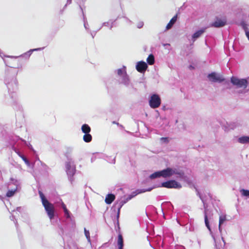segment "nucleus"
<instances>
[{
	"mask_svg": "<svg viewBox=\"0 0 249 249\" xmlns=\"http://www.w3.org/2000/svg\"><path fill=\"white\" fill-rule=\"evenodd\" d=\"M205 225L206 226V227L207 228V229L209 230V231H211V228H210V225H209V221H208V216L207 215L205 214Z\"/></svg>",
	"mask_w": 249,
	"mask_h": 249,
	"instance_id": "4be33fe9",
	"label": "nucleus"
},
{
	"mask_svg": "<svg viewBox=\"0 0 249 249\" xmlns=\"http://www.w3.org/2000/svg\"><path fill=\"white\" fill-rule=\"evenodd\" d=\"M115 196L113 194L107 195L105 198V202L107 204H111L115 199Z\"/></svg>",
	"mask_w": 249,
	"mask_h": 249,
	"instance_id": "ddd939ff",
	"label": "nucleus"
},
{
	"mask_svg": "<svg viewBox=\"0 0 249 249\" xmlns=\"http://www.w3.org/2000/svg\"><path fill=\"white\" fill-rule=\"evenodd\" d=\"M39 196L41 199V202L44 206L48 216L51 220L54 217V208L53 204L51 203L45 197L42 193H39Z\"/></svg>",
	"mask_w": 249,
	"mask_h": 249,
	"instance_id": "f03ea898",
	"label": "nucleus"
},
{
	"mask_svg": "<svg viewBox=\"0 0 249 249\" xmlns=\"http://www.w3.org/2000/svg\"><path fill=\"white\" fill-rule=\"evenodd\" d=\"M15 193V191H13V190L9 191L7 193L6 196L8 197H11L14 195Z\"/></svg>",
	"mask_w": 249,
	"mask_h": 249,
	"instance_id": "b1692460",
	"label": "nucleus"
},
{
	"mask_svg": "<svg viewBox=\"0 0 249 249\" xmlns=\"http://www.w3.org/2000/svg\"><path fill=\"white\" fill-rule=\"evenodd\" d=\"M84 232L87 240H88L89 242H90V235L89 231L85 229Z\"/></svg>",
	"mask_w": 249,
	"mask_h": 249,
	"instance_id": "5701e85b",
	"label": "nucleus"
},
{
	"mask_svg": "<svg viewBox=\"0 0 249 249\" xmlns=\"http://www.w3.org/2000/svg\"><path fill=\"white\" fill-rule=\"evenodd\" d=\"M83 140L86 142H89L92 140V136L89 133L85 134L83 136Z\"/></svg>",
	"mask_w": 249,
	"mask_h": 249,
	"instance_id": "f3484780",
	"label": "nucleus"
},
{
	"mask_svg": "<svg viewBox=\"0 0 249 249\" xmlns=\"http://www.w3.org/2000/svg\"><path fill=\"white\" fill-rule=\"evenodd\" d=\"M140 193V192H133L129 196L128 198V199L130 200L131 198H132L133 197L136 196L137 194Z\"/></svg>",
	"mask_w": 249,
	"mask_h": 249,
	"instance_id": "393cba45",
	"label": "nucleus"
},
{
	"mask_svg": "<svg viewBox=\"0 0 249 249\" xmlns=\"http://www.w3.org/2000/svg\"><path fill=\"white\" fill-rule=\"evenodd\" d=\"M39 49H35V50H39ZM34 51V50H33L32 51Z\"/></svg>",
	"mask_w": 249,
	"mask_h": 249,
	"instance_id": "c756f323",
	"label": "nucleus"
},
{
	"mask_svg": "<svg viewBox=\"0 0 249 249\" xmlns=\"http://www.w3.org/2000/svg\"><path fill=\"white\" fill-rule=\"evenodd\" d=\"M118 244L119 249H122L123 247V240L121 235L118 236Z\"/></svg>",
	"mask_w": 249,
	"mask_h": 249,
	"instance_id": "6ab92c4d",
	"label": "nucleus"
},
{
	"mask_svg": "<svg viewBox=\"0 0 249 249\" xmlns=\"http://www.w3.org/2000/svg\"><path fill=\"white\" fill-rule=\"evenodd\" d=\"M147 62L150 65L154 64L155 62L154 56L153 54H150L146 59Z\"/></svg>",
	"mask_w": 249,
	"mask_h": 249,
	"instance_id": "a211bd4d",
	"label": "nucleus"
},
{
	"mask_svg": "<svg viewBox=\"0 0 249 249\" xmlns=\"http://www.w3.org/2000/svg\"><path fill=\"white\" fill-rule=\"evenodd\" d=\"M231 82L238 88H246L248 84V80L245 79H239L236 77H232Z\"/></svg>",
	"mask_w": 249,
	"mask_h": 249,
	"instance_id": "39448f33",
	"label": "nucleus"
},
{
	"mask_svg": "<svg viewBox=\"0 0 249 249\" xmlns=\"http://www.w3.org/2000/svg\"><path fill=\"white\" fill-rule=\"evenodd\" d=\"M177 20V17L174 16L169 21V22L168 23V24L166 26V29L169 30L170 29L173 24L175 23V22Z\"/></svg>",
	"mask_w": 249,
	"mask_h": 249,
	"instance_id": "dca6fc26",
	"label": "nucleus"
},
{
	"mask_svg": "<svg viewBox=\"0 0 249 249\" xmlns=\"http://www.w3.org/2000/svg\"><path fill=\"white\" fill-rule=\"evenodd\" d=\"M143 23L142 22H140L138 23L137 27L139 28H141L143 26Z\"/></svg>",
	"mask_w": 249,
	"mask_h": 249,
	"instance_id": "bb28decb",
	"label": "nucleus"
},
{
	"mask_svg": "<svg viewBox=\"0 0 249 249\" xmlns=\"http://www.w3.org/2000/svg\"><path fill=\"white\" fill-rule=\"evenodd\" d=\"M22 158L23 160L24 161L25 163L28 166H29L30 165V163H29V162L28 161V160L26 158H25L24 157H22Z\"/></svg>",
	"mask_w": 249,
	"mask_h": 249,
	"instance_id": "a878e982",
	"label": "nucleus"
},
{
	"mask_svg": "<svg viewBox=\"0 0 249 249\" xmlns=\"http://www.w3.org/2000/svg\"><path fill=\"white\" fill-rule=\"evenodd\" d=\"M204 30H200L196 32L193 35L192 38L194 40L198 38L200 36H201L202 34L204 33Z\"/></svg>",
	"mask_w": 249,
	"mask_h": 249,
	"instance_id": "4468645a",
	"label": "nucleus"
},
{
	"mask_svg": "<svg viewBox=\"0 0 249 249\" xmlns=\"http://www.w3.org/2000/svg\"><path fill=\"white\" fill-rule=\"evenodd\" d=\"M63 208L64 210V212L66 213H68V211L67 210V209H66V206L65 205H63Z\"/></svg>",
	"mask_w": 249,
	"mask_h": 249,
	"instance_id": "cd10ccee",
	"label": "nucleus"
},
{
	"mask_svg": "<svg viewBox=\"0 0 249 249\" xmlns=\"http://www.w3.org/2000/svg\"><path fill=\"white\" fill-rule=\"evenodd\" d=\"M208 78L210 81L213 82H220L224 80L222 74L216 72H212L208 74Z\"/></svg>",
	"mask_w": 249,
	"mask_h": 249,
	"instance_id": "423d86ee",
	"label": "nucleus"
},
{
	"mask_svg": "<svg viewBox=\"0 0 249 249\" xmlns=\"http://www.w3.org/2000/svg\"><path fill=\"white\" fill-rule=\"evenodd\" d=\"M240 193L242 196L249 197V190L242 189L240 190Z\"/></svg>",
	"mask_w": 249,
	"mask_h": 249,
	"instance_id": "aec40b11",
	"label": "nucleus"
},
{
	"mask_svg": "<svg viewBox=\"0 0 249 249\" xmlns=\"http://www.w3.org/2000/svg\"><path fill=\"white\" fill-rule=\"evenodd\" d=\"M237 142L242 144H248L249 143V136H242L238 138Z\"/></svg>",
	"mask_w": 249,
	"mask_h": 249,
	"instance_id": "9d476101",
	"label": "nucleus"
},
{
	"mask_svg": "<svg viewBox=\"0 0 249 249\" xmlns=\"http://www.w3.org/2000/svg\"><path fill=\"white\" fill-rule=\"evenodd\" d=\"M226 220V216L225 215H221L219 217V229H221V225L225 222Z\"/></svg>",
	"mask_w": 249,
	"mask_h": 249,
	"instance_id": "412c9836",
	"label": "nucleus"
},
{
	"mask_svg": "<svg viewBox=\"0 0 249 249\" xmlns=\"http://www.w3.org/2000/svg\"><path fill=\"white\" fill-rule=\"evenodd\" d=\"M162 178H170L176 176L177 178H183L184 173L181 170L172 167H168L161 170Z\"/></svg>",
	"mask_w": 249,
	"mask_h": 249,
	"instance_id": "f257e3e1",
	"label": "nucleus"
},
{
	"mask_svg": "<svg viewBox=\"0 0 249 249\" xmlns=\"http://www.w3.org/2000/svg\"><path fill=\"white\" fill-rule=\"evenodd\" d=\"M227 20L224 18H216L212 25L214 27H223L226 24Z\"/></svg>",
	"mask_w": 249,
	"mask_h": 249,
	"instance_id": "6e6552de",
	"label": "nucleus"
},
{
	"mask_svg": "<svg viewBox=\"0 0 249 249\" xmlns=\"http://www.w3.org/2000/svg\"><path fill=\"white\" fill-rule=\"evenodd\" d=\"M66 168L68 174L71 176L73 175L75 171V167L73 165V163L71 162L67 163L66 164Z\"/></svg>",
	"mask_w": 249,
	"mask_h": 249,
	"instance_id": "9b49d317",
	"label": "nucleus"
},
{
	"mask_svg": "<svg viewBox=\"0 0 249 249\" xmlns=\"http://www.w3.org/2000/svg\"><path fill=\"white\" fill-rule=\"evenodd\" d=\"M117 74L120 76L125 75L126 77L124 79V82L127 84L128 82L129 79L127 76L126 74L125 67L124 66L121 69H119L117 71Z\"/></svg>",
	"mask_w": 249,
	"mask_h": 249,
	"instance_id": "1a4fd4ad",
	"label": "nucleus"
},
{
	"mask_svg": "<svg viewBox=\"0 0 249 249\" xmlns=\"http://www.w3.org/2000/svg\"><path fill=\"white\" fill-rule=\"evenodd\" d=\"M246 35L247 37H248V39L249 40V31H246Z\"/></svg>",
	"mask_w": 249,
	"mask_h": 249,
	"instance_id": "c85d7f7f",
	"label": "nucleus"
},
{
	"mask_svg": "<svg viewBox=\"0 0 249 249\" xmlns=\"http://www.w3.org/2000/svg\"><path fill=\"white\" fill-rule=\"evenodd\" d=\"M160 187L168 189H179L182 188V185L176 180L170 179L161 183Z\"/></svg>",
	"mask_w": 249,
	"mask_h": 249,
	"instance_id": "7ed1b4c3",
	"label": "nucleus"
},
{
	"mask_svg": "<svg viewBox=\"0 0 249 249\" xmlns=\"http://www.w3.org/2000/svg\"><path fill=\"white\" fill-rule=\"evenodd\" d=\"M148 68L147 64L144 61H141L137 62L136 69L140 73H144Z\"/></svg>",
	"mask_w": 249,
	"mask_h": 249,
	"instance_id": "0eeeda50",
	"label": "nucleus"
},
{
	"mask_svg": "<svg viewBox=\"0 0 249 249\" xmlns=\"http://www.w3.org/2000/svg\"><path fill=\"white\" fill-rule=\"evenodd\" d=\"M81 130L85 134L89 133L91 130L90 127L87 124H84L82 126Z\"/></svg>",
	"mask_w": 249,
	"mask_h": 249,
	"instance_id": "2eb2a0df",
	"label": "nucleus"
},
{
	"mask_svg": "<svg viewBox=\"0 0 249 249\" xmlns=\"http://www.w3.org/2000/svg\"><path fill=\"white\" fill-rule=\"evenodd\" d=\"M160 104L161 100L158 94H154L151 96L149 101V104L151 108H157L160 107Z\"/></svg>",
	"mask_w": 249,
	"mask_h": 249,
	"instance_id": "20e7f679",
	"label": "nucleus"
},
{
	"mask_svg": "<svg viewBox=\"0 0 249 249\" xmlns=\"http://www.w3.org/2000/svg\"><path fill=\"white\" fill-rule=\"evenodd\" d=\"M162 177V174L161 172V170L155 172L152 174H151L149 176V178L151 179H154L157 178H160Z\"/></svg>",
	"mask_w": 249,
	"mask_h": 249,
	"instance_id": "f8f14e48",
	"label": "nucleus"
}]
</instances>
